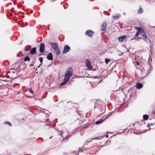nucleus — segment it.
Instances as JSON below:
<instances>
[{"label":"nucleus","mask_w":155,"mask_h":155,"mask_svg":"<svg viewBox=\"0 0 155 155\" xmlns=\"http://www.w3.org/2000/svg\"><path fill=\"white\" fill-rule=\"evenodd\" d=\"M54 50L55 51V53L57 55L61 53L60 50L59 48H58Z\"/></svg>","instance_id":"obj_14"},{"label":"nucleus","mask_w":155,"mask_h":155,"mask_svg":"<svg viewBox=\"0 0 155 155\" xmlns=\"http://www.w3.org/2000/svg\"><path fill=\"white\" fill-rule=\"evenodd\" d=\"M24 60L25 61H29L30 60V58L28 56H26L24 58Z\"/></svg>","instance_id":"obj_18"},{"label":"nucleus","mask_w":155,"mask_h":155,"mask_svg":"<svg viewBox=\"0 0 155 155\" xmlns=\"http://www.w3.org/2000/svg\"><path fill=\"white\" fill-rule=\"evenodd\" d=\"M120 14H118L116 15H113V17L114 19H117L118 18H120Z\"/></svg>","instance_id":"obj_15"},{"label":"nucleus","mask_w":155,"mask_h":155,"mask_svg":"<svg viewBox=\"0 0 155 155\" xmlns=\"http://www.w3.org/2000/svg\"><path fill=\"white\" fill-rule=\"evenodd\" d=\"M110 59L106 58L105 60V62L107 64H108V63L110 61Z\"/></svg>","instance_id":"obj_20"},{"label":"nucleus","mask_w":155,"mask_h":155,"mask_svg":"<svg viewBox=\"0 0 155 155\" xmlns=\"http://www.w3.org/2000/svg\"><path fill=\"white\" fill-rule=\"evenodd\" d=\"M28 90H29V92L30 93H33V91L32 89L31 88H29L28 89Z\"/></svg>","instance_id":"obj_24"},{"label":"nucleus","mask_w":155,"mask_h":155,"mask_svg":"<svg viewBox=\"0 0 155 155\" xmlns=\"http://www.w3.org/2000/svg\"><path fill=\"white\" fill-rule=\"evenodd\" d=\"M47 58L50 60H52L53 59L52 55L51 53H48L47 56Z\"/></svg>","instance_id":"obj_9"},{"label":"nucleus","mask_w":155,"mask_h":155,"mask_svg":"<svg viewBox=\"0 0 155 155\" xmlns=\"http://www.w3.org/2000/svg\"><path fill=\"white\" fill-rule=\"evenodd\" d=\"M103 121V120H99L95 122V124H99L101 123Z\"/></svg>","instance_id":"obj_19"},{"label":"nucleus","mask_w":155,"mask_h":155,"mask_svg":"<svg viewBox=\"0 0 155 155\" xmlns=\"http://www.w3.org/2000/svg\"><path fill=\"white\" fill-rule=\"evenodd\" d=\"M93 32L91 30H87L86 32V35L89 37H91L93 35Z\"/></svg>","instance_id":"obj_7"},{"label":"nucleus","mask_w":155,"mask_h":155,"mask_svg":"<svg viewBox=\"0 0 155 155\" xmlns=\"http://www.w3.org/2000/svg\"><path fill=\"white\" fill-rule=\"evenodd\" d=\"M38 60H39L40 63H42L43 61V58L42 57H40L38 58Z\"/></svg>","instance_id":"obj_22"},{"label":"nucleus","mask_w":155,"mask_h":155,"mask_svg":"<svg viewBox=\"0 0 155 155\" xmlns=\"http://www.w3.org/2000/svg\"><path fill=\"white\" fill-rule=\"evenodd\" d=\"M36 48H32L30 50V53L31 54H34L36 53Z\"/></svg>","instance_id":"obj_11"},{"label":"nucleus","mask_w":155,"mask_h":155,"mask_svg":"<svg viewBox=\"0 0 155 155\" xmlns=\"http://www.w3.org/2000/svg\"><path fill=\"white\" fill-rule=\"evenodd\" d=\"M4 124H7L10 125V126H11V124L8 121H5V122H4Z\"/></svg>","instance_id":"obj_23"},{"label":"nucleus","mask_w":155,"mask_h":155,"mask_svg":"<svg viewBox=\"0 0 155 155\" xmlns=\"http://www.w3.org/2000/svg\"><path fill=\"white\" fill-rule=\"evenodd\" d=\"M126 38V35H124L119 37L118 38V40L120 41H122Z\"/></svg>","instance_id":"obj_10"},{"label":"nucleus","mask_w":155,"mask_h":155,"mask_svg":"<svg viewBox=\"0 0 155 155\" xmlns=\"http://www.w3.org/2000/svg\"><path fill=\"white\" fill-rule=\"evenodd\" d=\"M108 136V135H107L106 136V137H107Z\"/></svg>","instance_id":"obj_27"},{"label":"nucleus","mask_w":155,"mask_h":155,"mask_svg":"<svg viewBox=\"0 0 155 155\" xmlns=\"http://www.w3.org/2000/svg\"><path fill=\"white\" fill-rule=\"evenodd\" d=\"M70 49V47L68 45H65L64 47L63 53H65L68 52Z\"/></svg>","instance_id":"obj_4"},{"label":"nucleus","mask_w":155,"mask_h":155,"mask_svg":"<svg viewBox=\"0 0 155 155\" xmlns=\"http://www.w3.org/2000/svg\"><path fill=\"white\" fill-rule=\"evenodd\" d=\"M51 46L53 48L54 50L58 48V45L56 43H51Z\"/></svg>","instance_id":"obj_8"},{"label":"nucleus","mask_w":155,"mask_h":155,"mask_svg":"<svg viewBox=\"0 0 155 155\" xmlns=\"http://www.w3.org/2000/svg\"><path fill=\"white\" fill-rule=\"evenodd\" d=\"M136 64H137V65H139V63L138 61H137L136 62Z\"/></svg>","instance_id":"obj_26"},{"label":"nucleus","mask_w":155,"mask_h":155,"mask_svg":"<svg viewBox=\"0 0 155 155\" xmlns=\"http://www.w3.org/2000/svg\"><path fill=\"white\" fill-rule=\"evenodd\" d=\"M73 73V70L71 68H70L66 71L64 75V78L69 81L70 78L72 75Z\"/></svg>","instance_id":"obj_1"},{"label":"nucleus","mask_w":155,"mask_h":155,"mask_svg":"<svg viewBox=\"0 0 155 155\" xmlns=\"http://www.w3.org/2000/svg\"><path fill=\"white\" fill-rule=\"evenodd\" d=\"M141 35L143 37V38H146V39H147V35H146V33L144 31V30H143V31L142 32V34H141Z\"/></svg>","instance_id":"obj_16"},{"label":"nucleus","mask_w":155,"mask_h":155,"mask_svg":"<svg viewBox=\"0 0 155 155\" xmlns=\"http://www.w3.org/2000/svg\"><path fill=\"white\" fill-rule=\"evenodd\" d=\"M45 51V45L43 43H41L40 45L39 51L41 53L44 52Z\"/></svg>","instance_id":"obj_3"},{"label":"nucleus","mask_w":155,"mask_h":155,"mask_svg":"<svg viewBox=\"0 0 155 155\" xmlns=\"http://www.w3.org/2000/svg\"><path fill=\"white\" fill-rule=\"evenodd\" d=\"M143 87V84L140 83H138L136 85V87L138 89H140Z\"/></svg>","instance_id":"obj_12"},{"label":"nucleus","mask_w":155,"mask_h":155,"mask_svg":"<svg viewBox=\"0 0 155 155\" xmlns=\"http://www.w3.org/2000/svg\"><path fill=\"white\" fill-rule=\"evenodd\" d=\"M135 28L137 29V31L135 35V37H137L140 34H142L143 29L140 27H135Z\"/></svg>","instance_id":"obj_2"},{"label":"nucleus","mask_w":155,"mask_h":155,"mask_svg":"<svg viewBox=\"0 0 155 155\" xmlns=\"http://www.w3.org/2000/svg\"><path fill=\"white\" fill-rule=\"evenodd\" d=\"M148 116L146 114H145V115H143V120H147L148 119Z\"/></svg>","instance_id":"obj_17"},{"label":"nucleus","mask_w":155,"mask_h":155,"mask_svg":"<svg viewBox=\"0 0 155 155\" xmlns=\"http://www.w3.org/2000/svg\"><path fill=\"white\" fill-rule=\"evenodd\" d=\"M107 23H104L101 25V30L103 31H106V29L107 28Z\"/></svg>","instance_id":"obj_6"},{"label":"nucleus","mask_w":155,"mask_h":155,"mask_svg":"<svg viewBox=\"0 0 155 155\" xmlns=\"http://www.w3.org/2000/svg\"><path fill=\"white\" fill-rule=\"evenodd\" d=\"M154 111L155 112V110H154Z\"/></svg>","instance_id":"obj_29"},{"label":"nucleus","mask_w":155,"mask_h":155,"mask_svg":"<svg viewBox=\"0 0 155 155\" xmlns=\"http://www.w3.org/2000/svg\"><path fill=\"white\" fill-rule=\"evenodd\" d=\"M64 133V132H63V131H62V130H61V133L60 134V135H62L63 134V133Z\"/></svg>","instance_id":"obj_25"},{"label":"nucleus","mask_w":155,"mask_h":155,"mask_svg":"<svg viewBox=\"0 0 155 155\" xmlns=\"http://www.w3.org/2000/svg\"><path fill=\"white\" fill-rule=\"evenodd\" d=\"M149 60H152V59H150V58H149Z\"/></svg>","instance_id":"obj_28"},{"label":"nucleus","mask_w":155,"mask_h":155,"mask_svg":"<svg viewBox=\"0 0 155 155\" xmlns=\"http://www.w3.org/2000/svg\"><path fill=\"white\" fill-rule=\"evenodd\" d=\"M68 81V80H67L65 78H64V81L61 84L60 86H62L64 85Z\"/></svg>","instance_id":"obj_13"},{"label":"nucleus","mask_w":155,"mask_h":155,"mask_svg":"<svg viewBox=\"0 0 155 155\" xmlns=\"http://www.w3.org/2000/svg\"><path fill=\"white\" fill-rule=\"evenodd\" d=\"M86 64L87 67L90 70H91L92 68V66L91 65V62L90 60L87 59L86 60Z\"/></svg>","instance_id":"obj_5"},{"label":"nucleus","mask_w":155,"mask_h":155,"mask_svg":"<svg viewBox=\"0 0 155 155\" xmlns=\"http://www.w3.org/2000/svg\"><path fill=\"white\" fill-rule=\"evenodd\" d=\"M138 12L139 13H142L143 12V9L141 8H140L138 11Z\"/></svg>","instance_id":"obj_21"}]
</instances>
